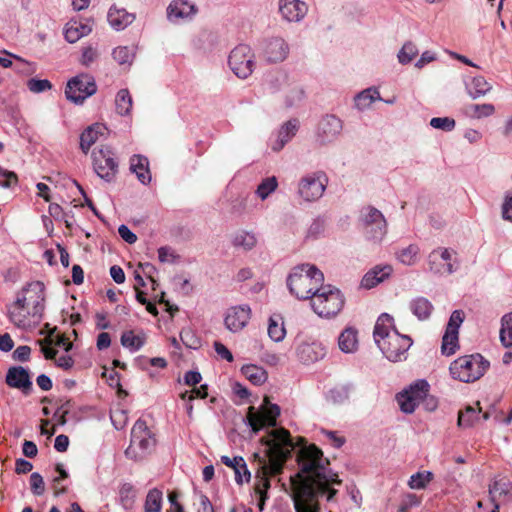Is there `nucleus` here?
Instances as JSON below:
<instances>
[{"mask_svg": "<svg viewBox=\"0 0 512 512\" xmlns=\"http://www.w3.org/2000/svg\"><path fill=\"white\" fill-rule=\"evenodd\" d=\"M296 462L299 471L291 477L294 508L296 512H320L318 496L324 494L327 481H342L328 469L329 460L315 444L299 449Z\"/></svg>", "mask_w": 512, "mask_h": 512, "instance_id": "1", "label": "nucleus"}, {"mask_svg": "<svg viewBox=\"0 0 512 512\" xmlns=\"http://www.w3.org/2000/svg\"><path fill=\"white\" fill-rule=\"evenodd\" d=\"M260 442L267 448L264 456H260L259 453L253 454V460L257 463L253 490L259 498L257 506L263 511L271 487L270 478L283 473L294 447L298 446L301 449L307 445L303 437H299L297 443H293L290 432L285 428L270 431L267 437L260 439Z\"/></svg>", "mask_w": 512, "mask_h": 512, "instance_id": "2", "label": "nucleus"}, {"mask_svg": "<svg viewBox=\"0 0 512 512\" xmlns=\"http://www.w3.org/2000/svg\"><path fill=\"white\" fill-rule=\"evenodd\" d=\"M323 283V273L314 265L309 264L295 267L287 278L290 293L301 300L309 299L311 301Z\"/></svg>", "mask_w": 512, "mask_h": 512, "instance_id": "3", "label": "nucleus"}, {"mask_svg": "<svg viewBox=\"0 0 512 512\" xmlns=\"http://www.w3.org/2000/svg\"><path fill=\"white\" fill-rule=\"evenodd\" d=\"M490 363L481 354L460 356L449 366V373L454 380L471 383L479 380L488 370Z\"/></svg>", "mask_w": 512, "mask_h": 512, "instance_id": "4", "label": "nucleus"}, {"mask_svg": "<svg viewBox=\"0 0 512 512\" xmlns=\"http://www.w3.org/2000/svg\"><path fill=\"white\" fill-rule=\"evenodd\" d=\"M344 302V296L339 289L331 285H323L312 297L310 305L319 317L329 319L343 309Z\"/></svg>", "mask_w": 512, "mask_h": 512, "instance_id": "5", "label": "nucleus"}, {"mask_svg": "<svg viewBox=\"0 0 512 512\" xmlns=\"http://www.w3.org/2000/svg\"><path fill=\"white\" fill-rule=\"evenodd\" d=\"M156 439L144 420L138 419L131 430V441L125 450L128 458L138 460L152 451Z\"/></svg>", "mask_w": 512, "mask_h": 512, "instance_id": "6", "label": "nucleus"}, {"mask_svg": "<svg viewBox=\"0 0 512 512\" xmlns=\"http://www.w3.org/2000/svg\"><path fill=\"white\" fill-rule=\"evenodd\" d=\"M280 415V407L270 403L269 397L265 396L263 404L256 411L253 406L248 408L247 421L254 433H258L264 427H274Z\"/></svg>", "mask_w": 512, "mask_h": 512, "instance_id": "7", "label": "nucleus"}, {"mask_svg": "<svg viewBox=\"0 0 512 512\" xmlns=\"http://www.w3.org/2000/svg\"><path fill=\"white\" fill-rule=\"evenodd\" d=\"M45 286L40 281L29 283L22 289L17 301L31 311L35 322H40L45 309Z\"/></svg>", "mask_w": 512, "mask_h": 512, "instance_id": "8", "label": "nucleus"}, {"mask_svg": "<svg viewBox=\"0 0 512 512\" xmlns=\"http://www.w3.org/2000/svg\"><path fill=\"white\" fill-rule=\"evenodd\" d=\"M376 344L388 360L398 362L406 359L412 339L393 329L387 338L379 339Z\"/></svg>", "mask_w": 512, "mask_h": 512, "instance_id": "9", "label": "nucleus"}, {"mask_svg": "<svg viewBox=\"0 0 512 512\" xmlns=\"http://www.w3.org/2000/svg\"><path fill=\"white\" fill-rule=\"evenodd\" d=\"M328 185V177L323 171H316L303 176L298 183L299 196L312 202L320 199Z\"/></svg>", "mask_w": 512, "mask_h": 512, "instance_id": "10", "label": "nucleus"}, {"mask_svg": "<svg viewBox=\"0 0 512 512\" xmlns=\"http://www.w3.org/2000/svg\"><path fill=\"white\" fill-rule=\"evenodd\" d=\"M97 85L89 74H79L71 78L66 85L65 95L75 104H82L85 99L95 94Z\"/></svg>", "mask_w": 512, "mask_h": 512, "instance_id": "11", "label": "nucleus"}, {"mask_svg": "<svg viewBox=\"0 0 512 512\" xmlns=\"http://www.w3.org/2000/svg\"><path fill=\"white\" fill-rule=\"evenodd\" d=\"M228 64L237 77L246 79L255 65L251 48L246 44L236 46L229 55Z\"/></svg>", "mask_w": 512, "mask_h": 512, "instance_id": "12", "label": "nucleus"}, {"mask_svg": "<svg viewBox=\"0 0 512 512\" xmlns=\"http://www.w3.org/2000/svg\"><path fill=\"white\" fill-rule=\"evenodd\" d=\"M93 168L96 174L106 182H112L118 173V163L109 148L95 149L92 152Z\"/></svg>", "mask_w": 512, "mask_h": 512, "instance_id": "13", "label": "nucleus"}, {"mask_svg": "<svg viewBox=\"0 0 512 512\" xmlns=\"http://www.w3.org/2000/svg\"><path fill=\"white\" fill-rule=\"evenodd\" d=\"M430 385L424 380H417L409 389L401 392L397 396L400 408L405 413H413L421 401H423L429 393Z\"/></svg>", "mask_w": 512, "mask_h": 512, "instance_id": "14", "label": "nucleus"}, {"mask_svg": "<svg viewBox=\"0 0 512 512\" xmlns=\"http://www.w3.org/2000/svg\"><path fill=\"white\" fill-rule=\"evenodd\" d=\"M455 252L439 247L434 249L428 256L429 270L434 274L448 275L455 271L452 255Z\"/></svg>", "mask_w": 512, "mask_h": 512, "instance_id": "15", "label": "nucleus"}, {"mask_svg": "<svg viewBox=\"0 0 512 512\" xmlns=\"http://www.w3.org/2000/svg\"><path fill=\"white\" fill-rule=\"evenodd\" d=\"M251 318V309L248 305L230 307L224 318L225 327L231 332L241 331Z\"/></svg>", "mask_w": 512, "mask_h": 512, "instance_id": "16", "label": "nucleus"}, {"mask_svg": "<svg viewBox=\"0 0 512 512\" xmlns=\"http://www.w3.org/2000/svg\"><path fill=\"white\" fill-rule=\"evenodd\" d=\"M489 498L492 504H506L512 501V482L503 477L489 485Z\"/></svg>", "mask_w": 512, "mask_h": 512, "instance_id": "17", "label": "nucleus"}, {"mask_svg": "<svg viewBox=\"0 0 512 512\" xmlns=\"http://www.w3.org/2000/svg\"><path fill=\"white\" fill-rule=\"evenodd\" d=\"M308 7L300 0H280L279 12L282 18L288 22H299L307 14Z\"/></svg>", "mask_w": 512, "mask_h": 512, "instance_id": "18", "label": "nucleus"}, {"mask_svg": "<svg viewBox=\"0 0 512 512\" xmlns=\"http://www.w3.org/2000/svg\"><path fill=\"white\" fill-rule=\"evenodd\" d=\"M342 130L341 120L334 115H326L319 122L317 136L321 143L334 140Z\"/></svg>", "mask_w": 512, "mask_h": 512, "instance_id": "19", "label": "nucleus"}, {"mask_svg": "<svg viewBox=\"0 0 512 512\" xmlns=\"http://www.w3.org/2000/svg\"><path fill=\"white\" fill-rule=\"evenodd\" d=\"M8 316L15 326L22 329L30 328L39 323L34 321L31 311L17 300L9 307Z\"/></svg>", "mask_w": 512, "mask_h": 512, "instance_id": "20", "label": "nucleus"}, {"mask_svg": "<svg viewBox=\"0 0 512 512\" xmlns=\"http://www.w3.org/2000/svg\"><path fill=\"white\" fill-rule=\"evenodd\" d=\"M288 53V44L280 37L269 39L263 49L265 59L271 63L282 62L286 59Z\"/></svg>", "mask_w": 512, "mask_h": 512, "instance_id": "21", "label": "nucleus"}, {"mask_svg": "<svg viewBox=\"0 0 512 512\" xmlns=\"http://www.w3.org/2000/svg\"><path fill=\"white\" fill-rule=\"evenodd\" d=\"M6 383L12 388L21 389L27 394L32 388V381L27 369L22 366L11 367L6 375Z\"/></svg>", "mask_w": 512, "mask_h": 512, "instance_id": "22", "label": "nucleus"}, {"mask_svg": "<svg viewBox=\"0 0 512 512\" xmlns=\"http://www.w3.org/2000/svg\"><path fill=\"white\" fill-rule=\"evenodd\" d=\"M197 12L196 7L186 0H174L167 8V17L171 21L187 19L194 16Z\"/></svg>", "mask_w": 512, "mask_h": 512, "instance_id": "23", "label": "nucleus"}, {"mask_svg": "<svg viewBox=\"0 0 512 512\" xmlns=\"http://www.w3.org/2000/svg\"><path fill=\"white\" fill-rule=\"evenodd\" d=\"M393 269L390 265H377L369 270L361 280V286L371 289L388 278Z\"/></svg>", "mask_w": 512, "mask_h": 512, "instance_id": "24", "label": "nucleus"}, {"mask_svg": "<svg viewBox=\"0 0 512 512\" xmlns=\"http://www.w3.org/2000/svg\"><path fill=\"white\" fill-rule=\"evenodd\" d=\"M324 355V348L318 343H302L297 347V357L304 364L316 362Z\"/></svg>", "mask_w": 512, "mask_h": 512, "instance_id": "25", "label": "nucleus"}, {"mask_svg": "<svg viewBox=\"0 0 512 512\" xmlns=\"http://www.w3.org/2000/svg\"><path fill=\"white\" fill-rule=\"evenodd\" d=\"M130 170L136 174L137 179L144 185L151 182L149 160L143 155H133L130 158Z\"/></svg>", "mask_w": 512, "mask_h": 512, "instance_id": "26", "label": "nucleus"}, {"mask_svg": "<svg viewBox=\"0 0 512 512\" xmlns=\"http://www.w3.org/2000/svg\"><path fill=\"white\" fill-rule=\"evenodd\" d=\"M107 19L114 29L123 30L135 20V15L128 13L125 9L111 7Z\"/></svg>", "mask_w": 512, "mask_h": 512, "instance_id": "27", "label": "nucleus"}, {"mask_svg": "<svg viewBox=\"0 0 512 512\" xmlns=\"http://www.w3.org/2000/svg\"><path fill=\"white\" fill-rule=\"evenodd\" d=\"M409 309L418 320L426 321L432 315L434 306L427 298L419 296L410 301Z\"/></svg>", "mask_w": 512, "mask_h": 512, "instance_id": "28", "label": "nucleus"}, {"mask_svg": "<svg viewBox=\"0 0 512 512\" xmlns=\"http://www.w3.org/2000/svg\"><path fill=\"white\" fill-rule=\"evenodd\" d=\"M104 126L101 124H93L86 128L80 135V149L84 154H87L91 146L98 140L99 136L102 135Z\"/></svg>", "mask_w": 512, "mask_h": 512, "instance_id": "29", "label": "nucleus"}, {"mask_svg": "<svg viewBox=\"0 0 512 512\" xmlns=\"http://www.w3.org/2000/svg\"><path fill=\"white\" fill-rule=\"evenodd\" d=\"M338 345L342 352L353 353L358 348V332L353 327L344 329L338 337Z\"/></svg>", "mask_w": 512, "mask_h": 512, "instance_id": "30", "label": "nucleus"}, {"mask_svg": "<svg viewBox=\"0 0 512 512\" xmlns=\"http://www.w3.org/2000/svg\"><path fill=\"white\" fill-rule=\"evenodd\" d=\"M298 130L297 120L286 122L278 132L276 141L272 144L274 151H280L288 143Z\"/></svg>", "mask_w": 512, "mask_h": 512, "instance_id": "31", "label": "nucleus"}, {"mask_svg": "<svg viewBox=\"0 0 512 512\" xmlns=\"http://www.w3.org/2000/svg\"><path fill=\"white\" fill-rule=\"evenodd\" d=\"M393 329H396L393 317L387 313L381 314L374 326L373 336L375 342L378 343L379 339L387 338Z\"/></svg>", "mask_w": 512, "mask_h": 512, "instance_id": "32", "label": "nucleus"}, {"mask_svg": "<svg viewBox=\"0 0 512 512\" xmlns=\"http://www.w3.org/2000/svg\"><path fill=\"white\" fill-rule=\"evenodd\" d=\"M481 412L482 408L480 407V402H476V407L467 406L458 413V426L463 428L474 426L479 422Z\"/></svg>", "mask_w": 512, "mask_h": 512, "instance_id": "33", "label": "nucleus"}, {"mask_svg": "<svg viewBox=\"0 0 512 512\" xmlns=\"http://www.w3.org/2000/svg\"><path fill=\"white\" fill-rule=\"evenodd\" d=\"M221 462L230 467L235 472V480L238 484H242L243 480L241 478V469H245V478L246 482H249L251 479V473L247 468L246 462L241 456H236L234 458H230L228 456H221Z\"/></svg>", "mask_w": 512, "mask_h": 512, "instance_id": "34", "label": "nucleus"}, {"mask_svg": "<svg viewBox=\"0 0 512 512\" xmlns=\"http://www.w3.org/2000/svg\"><path fill=\"white\" fill-rule=\"evenodd\" d=\"M146 340L147 337L143 331L135 334L133 330L123 332L120 339L122 346L130 351H138L141 349L146 343Z\"/></svg>", "mask_w": 512, "mask_h": 512, "instance_id": "35", "label": "nucleus"}, {"mask_svg": "<svg viewBox=\"0 0 512 512\" xmlns=\"http://www.w3.org/2000/svg\"><path fill=\"white\" fill-rule=\"evenodd\" d=\"M458 334V331L445 330L441 345V352L443 355H453L459 349Z\"/></svg>", "mask_w": 512, "mask_h": 512, "instance_id": "36", "label": "nucleus"}, {"mask_svg": "<svg viewBox=\"0 0 512 512\" xmlns=\"http://www.w3.org/2000/svg\"><path fill=\"white\" fill-rule=\"evenodd\" d=\"M92 28L87 24L74 22L65 30V39L69 43L77 42L81 37L88 35Z\"/></svg>", "mask_w": 512, "mask_h": 512, "instance_id": "37", "label": "nucleus"}, {"mask_svg": "<svg viewBox=\"0 0 512 512\" xmlns=\"http://www.w3.org/2000/svg\"><path fill=\"white\" fill-rule=\"evenodd\" d=\"M242 373L254 385H261L267 380L266 371L256 365L243 366Z\"/></svg>", "mask_w": 512, "mask_h": 512, "instance_id": "38", "label": "nucleus"}, {"mask_svg": "<svg viewBox=\"0 0 512 512\" xmlns=\"http://www.w3.org/2000/svg\"><path fill=\"white\" fill-rule=\"evenodd\" d=\"M116 112L125 116L128 115L132 109V97L127 89L118 91L115 98Z\"/></svg>", "mask_w": 512, "mask_h": 512, "instance_id": "39", "label": "nucleus"}, {"mask_svg": "<svg viewBox=\"0 0 512 512\" xmlns=\"http://www.w3.org/2000/svg\"><path fill=\"white\" fill-rule=\"evenodd\" d=\"M286 330L284 328L283 321L281 317L272 316L269 319V326H268V335L269 337L275 341L279 342L282 341L285 337Z\"/></svg>", "mask_w": 512, "mask_h": 512, "instance_id": "40", "label": "nucleus"}, {"mask_svg": "<svg viewBox=\"0 0 512 512\" xmlns=\"http://www.w3.org/2000/svg\"><path fill=\"white\" fill-rule=\"evenodd\" d=\"M376 99H380V93L376 88H368L355 97V105L359 109L369 107Z\"/></svg>", "mask_w": 512, "mask_h": 512, "instance_id": "41", "label": "nucleus"}, {"mask_svg": "<svg viewBox=\"0 0 512 512\" xmlns=\"http://www.w3.org/2000/svg\"><path fill=\"white\" fill-rule=\"evenodd\" d=\"M500 340L503 346L512 347V313H508L502 317Z\"/></svg>", "mask_w": 512, "mask_h": 512, "instance_id": "42", "label": "nucleus"}, {"mask_svg": "<svg viewBox=\"0 0 512 512\" xmlns=\"http://www.w3.org/2000/svg\"><path fill=\"white\" fill-rule=\"evenodd\" d=\"M491 85L483 76L474 77L471 81L469 94L473 99L479 98L487 94L491 90Z\"/></svg>", "mask_w": 512, "mask_h": 512, "instance_id": "43", "label": "nucleus"}, {"mask_svg": "<svg viewBox=\"0 0 512 512\" xmlns=\"http://www.w3.org/2000/svg\"><path fill=\"white\" fill-rule=\"evenodd\" d=\"M433 478L434 475L430 471L417 472L410 477L408 485L411 489H425Z\"/></svg>", "mask_w": 512, "mask_h": 512, "instance_id": "44", "label": "nucleus"}, {"mask_svg": "<svg viewBox=\"0 0 512 512\" xmlns=\"http://www.w3.org/2000/svg\"><path fill=\"white\" fill-rule=\"evenodd\" d=\"M363 227L368 225H375L381 222H386L381 211L372 206H367L362 210Z\"/></svg>", "mask_w": 512, "mask_h": 512, "instance_id": "45", "label": "nucleus"}, {"mask_svg": "<svg viewBox=\"0 0 512 512\" xmlns=\"http://www.w3.org/2000/svg\"><path fill=\"white\" fill-rule=\"evenodd\" d=\"M363 229L368 239L374 242H379L385 237L387 233V222L364 226Z\"/></svg>", "mask_w": 512, "mask_h": 512, "instance_id": "46", "label": "nucleus"}, {"mask_svg": "<svg viewBox=\"0 0 512 512\" xmlns=\"http://www.w3.org/2000/svg\"><path fill=\"white\" fill-rule=\"evenodd\" d=\"M162 492L156 488L150 490L146 496L145 512H160Z\"/></svg>", "mask_w": 512, "mask_h": 512, "instance_id": "47", "label": "nucleus"}, {"mask_svg": "<svg viewBox=\"0 0 512 512\" xmlns=\"http://www.w3.org/2000/svg\"><path fill=\"white\" fill-rule=\"evenodd\" d=\"M419 251L420 249L416 244H410L397 253V258L405 265H413L416 263Z\"/></svg>", "mask_w": 512, "mask_h": 512, "instance_id": "48", "label": "nucleus"}, {"mask_svg": "<svg viewBox=\"0 0 512 512\" xmlns=\"http://www.w3.org/2000/svg\"><path fill=\"white\" fill-rule=\"evenodd\" d=\"M278 187V181L275 176L265 178L257 187L256 194L265 200Z\"/></svg>", "mask_w": 512, "mask_h": 512, "instance_id": "49", "label": "nucleus"}, {"mask_svg": "<svg viewBox=\"0 0 512 512\" xmlns=\"http://www.w3.org/2000/svg\"><path fill=\"white\" fill-rule=\"evenodd\" d=\"M468 111L471 117L480 119L493 115L495 112V107L490 103L472 104L468 107Z\"/></svg>", "mask_w": 512, "mask_h": 512, "instance_id": "50", "label": "nucleus"}, {"mask_svg": "<svg viewBox=\"0 0 512 512\" xmlns=\"http://www.w3.org/2000/svg\"><path fill=\"white\" fill-rule=\"evenodd\" d=\"M418 54V49L414 43L411 41L406 42L401 50L399 51L397 57L398 61L405 65L410 63Z\"/></svg>", "mask_w": 512, "mask_h": 512, "instance_id": "51", "label": "nucleus"}, {"mask_svg": "<svg viewBox=\"0 0 512 512\" xmlns=\"http://www.w3.org/2000/svg\"><path fill=\"white\" fill-rule=\"evenodd\" d=\"M119 497L122 505L125 508H129L133 505L136 497V490L130 483H124L119 490Z\"/></svg>", "mask_w": 512, "mask_h": 512, "instance_id": "52", "label": "nucleus"}, {"mask_svg": "<svg viewBox=\"0 0 512 512\" xmlns=\"http://www.w3.org/2000/svg\"><path fill=\"white\" fill-rule=\"evenodd\" d=\"M256 237L252 233L241 232L234 238V245L244 250H251L256 245Z\"/></svg>", "mask_w": 512, "mask_h": 512, "instance_id": "53", "label": "nucleus"}, {"mask_svg": "<svg viewBox=\"0 0 512 512\" xmlns=\"http://www.w3.org/2000/svg\"><path fill=\"white\" fill-rule=\"evenodd\" d=\"M180 339L187 348L197 349L200 347V339L190 328L182 329Z\"/></svg>", "mask_w": 512, "mask_h": 512, "instance_id": "54", "label": "nucleus"}, {"mask_svg": "<svg viewBox=\"0 0 512 512\" xmlns=\"http://www.w3.org/2000/svg\"><path fill=\"white\" fill-rule=\"evenodd\" d=\"M430 125L433 128L440 129L443 131H452L455 128V120L449 117H434L430 121Z\"/></svg>", "mask_w": 512, "mask_h": 512, "instance_id": "55", "label": "nucleus"}, {"mask_svg": "<svg viewBox=\"0 0 512 512\" xmlns=\"http://www.w3.org/2000/svg\"><path fill=\"white\" fill-rule=\"evenodd\" d=\"M31 491L34 495L40 496L45 491V483L43 477L38 472H33L30 475Z\"/></svg>", "mask_w": 512, "mask_h": 512, "instance_id": "56", "label": "nucleus"}, {"mask_svg": "<svg viewBox=\"0 0 512 512\" xmlns=\"http://www.w3.org/2000/svg\"><path fill=\"white\" fill-rule=\"evenodd\" d=\"M113 59L117 61L120 65L130 63L132 59L131 51L126 46H120L113 50L112 53Z\"/></svg>", "mask_w": 512, "mask_h": 512, "instance_id": "57", "label": "nucleus"}, {"mask_svg": "<svg viewBox=\"0 0 512 512\" xmlns=\"http://www.w3.org/2000/svg\"><path fill=\"white\" fill-rule=\"evenodd\" d=\"M27 86L33 93H41L52 88L51 82L47 79L39 80L32 78L28 80Z\"/></svg>", "mask_w": 512, "mask_h": 512, "instance_id": "58", "label": "nucleus"}, {"mask_svg": "<svg viewBox=\"0 0 512 512\" xmlns=\"http://www.w3.org/2000/svg\"><path fill=\"white\" fill-rule=\"evenodd\" d=\"M41 346V351L44 354V357L46 359L52 360L54 359L56 361V356L58 354V351L50 345L53 343V339H51V336H47L46 338L38 341Z\"/></svg>", "mask_w": 512, "mask_h": 512, "instance_id": "59", "label": "nucleus"}, {"mask_svg": "<svg viewBox=\"0 0 512 512\" xmlns=\"http://www.w3.org/2000/svg\"><path fill=\"white\" fill-rule=\"evenodd\" d=\"M421 503V498L416 494L409 493L407 494L400 506L398 507V512H409L412 507L419 506Z\"/></svg>", "mask_w": 512, "mask_h": 512, "instance_id": "60", "label": "nucleus"}, {"mask_svg": "<svg viewBox=\"0 0 512 512\" xmlns=\"http://www.w3.org/2000/svg\"><path fill=\"white\" fill-rule=\"evenodd\" d=\"M463 321L464 312L462 310L453 311L446 326V330L458 331Z\"/></svg>", "mask_w": 512, "mask_h": 512, "instance_id": "61", "label": "nucleus"}, {"mask_svg": "<svg viewBox=\"0 0 512 512\" xmlns=\"http://www.w3.org/2000/svg\"><path fill=\"white\" fill-rule=\"evenodd\" d=\"M5 178L4 181H0V185L5 188L11 187L13 184H17L18 177L16 173L3 169L0 166V179Z\"/></svg>", "mask_w": 512, "mask_h": 512, "instance_id": "62", "label": "nucleus"}, {"mask_svg": "<svg viewBox=\"0 0 512 512\" xmlns=\"http://www.w3.org/2000/svg\"><path fill=\"white\" fill-rule=\"evenodd\" d=\"M98 58V52L95 48L88 46L83 49L81 64L84 66H90Z\"/></svg>", "mask_w": 512, "mask_h": 512, "instance_id": "63", "label": "nucleus"}, {"mask_svg": "<svg viewBox=\"0 0 512 512\" xmlns=\"http://www.w3.org/2000/svg\"><path fill=\"white\" fill-rule=\"evenodd\" d=\"M197 496L199 502L197 512H214L213 505L205 494L199 492Z\"/></svg>", "mask_w": 512, "mask_h": 512, "instance_id": "64", "label": "nucleus"}]
</instances>
